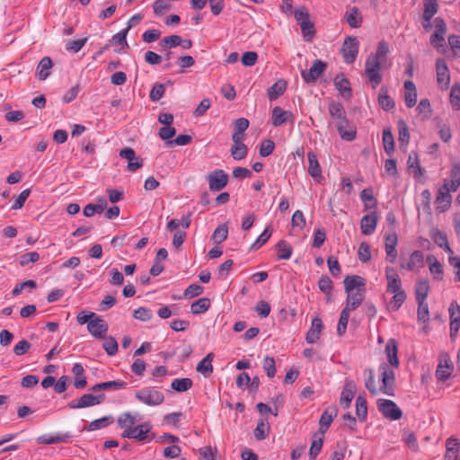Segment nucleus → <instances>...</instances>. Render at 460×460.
<instances>
[{
  "instance_id": "nucleus-60",
  "label": "nucleus",
  "mask_w": 460,
  "mask_h": 460,
  "mask_svg": "<svg viewBox=\"0 0 460 460\" xmlns=\"http://www.w3.org/2000/svg\"><path fill=\"white\" fill-rule=\"evenodd\" d=\"M275 148V143L271 139H265L261 142L260 146V155L267 157L271 155Z\"/></svg>"
},
{
  "instance_id": "nucleus-30",
  "label": "nucleus",
  "mask_w": 460,
  "mask_h": 460,
  "mask_svg": "<svg viewBox=\"0 0 460 460\" xmlns=\"http://www.w3.org/2000/svg\"><path fill=\"white\" fill-rule=\"evenodd\" d=\"M52 67L53 63L51 58L49 57H44L37 66L36 75L41 81L46 80L49 76Z\"/></svg>"
},
{
  "instance_id": "nucleus-13",
  "label": "nucleus",
  "mask_w": 460,
  "mask_h": 460,
  "mask_svg": "<svg viewBox=\"0 0 460 460\" xmlns=\"http://www.w3.org/2000/svg\"><path fill=\"white\" fill-rule=\"evenodd\" d=\"M385 278L387 280L386 291L388 293L402 290V280L394 267L387 266L385 268Z\"/></svg>"
},
{
  "instance_id": "nucleus-61",
  "label": "nucleus",
  "mask_w": 460,
  "mask_h": 460,
  "mask_svg": "<svg viewBox=\"0 0 460 460\" xmlns=\"http://www.w3.org/2000/svg\"><path fill=\"white\" fill-rule=\"evenodd\" d=\"M450 102L456 110H460V85L457 84L451 88Z\"/></svg>"
},
{
  "instance_id": "nucleus-58",
  "label": "nucleus",
  "mask_w": 460,
  "mask_h": 460,
  "mask_svg": "<svg viewBox=\"0 0 460 460\" xmlns=\"http://www.w3.org/2000/svg\"><path fill=\"white\" fill-rule=\"evenodd\" d=\"M398 128H399L398 140H399L400 144L407 145L410 140V133H409L407 124L403 120H399Z\"/></svg>"
},
{
  "instance_id": "nucleus-64",
  "label": "nucleus",
  "mask_w": 460,
  "mask_h": 460,
  "mask_svg": "<svg viewBox=\"0 0 460 460\" xmlns=\"http://www.w3.org/2000/svg\"><path fill=\"white\" fill-rule=\"evenodd\" d=\"M152 311L146 307H138L133 312V317L140 321H148L152 318Z\"/></svg>"
},
{
  "instance_id": "nucleus-46",
  "label": "nucleus",
  "mask_w": 460,
  "mask_h": 460,
  "mask_svg": "<svg viewBox=\"0 0 460 460\" xmlns=\"http://www.w3.org/2000/svg\"><path fill=\"white\" fill-rule=\"evenodd\" d=\"M356 414L361 421L367 419V400L364 396L358 395L356 399Z\"/></svg>"
},
{
  "instance_id": "nucleus-55",
  "label": "nucleus",
  "mask_w": 460,
  "mask_h": 460,
  "mask_svg": "<svg viewBox=\"0 0 460 460\" xmlns=\"http://www.w3.org/2000/svg\"><path fill=\"white\" fill-rule=\"evenodd\" d=\"M230 153L234 160H242L246 157L248 148L245 144L233 145Z\"/></svg>"
},
{
  "instance_id": "nucleus-29",
  "label": "nucleus",
  "mask_w": 460,
  "mask_h": 460,
  "mask_svg": "<svg viewBox=\"0 0 460 460\" xmlns=\"http://www.w3.org/2000/svg\"><path fill=\"white\" fill-rule=\"evenodd\" d=\"M328 108L332 119L335 121V125L347 119L346 111L341 103L332 101L329 103Z\"/></svg>"
},
{
  "instance_id": "nucleus-4",
  "label": "nucleus",
  "mask_w": 460,
  "mask_h": 460,
  "mask_svg": "<svg viewBox=\"0 0 460 460\" xmlns=\"http://www.w3.org/2000/svg\"><path fill=\"white\" fill-rule=\"evenodd\" d=\"M106 396L104 394L93 395L92 394H85L80 398L73 400L68 402L67 406L70 409H81L90 406H94L102 403L105 400Z\"/></svg>"
},
{
  "instance_id": "nucleus-14",
  "label": "nucleus",
  "mask_w": 460,
  "mask_h": 460,
  "mask_svg": "<svg viewBox=\"0 0 460 460\" xmlns=\"http://www.w3.org/2000/svg\"><path fill=\"white\" fill-rule=\"evenodd\" d=\"M366 289H359L346 292L348 294L346 299V306L343 309H347L351 312L356 310L365 299Z\"/></svg>"
},
{
  "instance_id": "nucleus-15",
  "label": "nucleus",
  "mask_w": 460,
  "mask_h": 460,
  "mask_svg": "<svg viewBox=\"0 0 460 460\" xmlns=\"http://www.w3.org/2000/svg\"><path fill=\"white\" fill-rule=\"evenodd\" d=\"M401 269H404L407 270H415L422 268L424 266V254L421 251L417 250L414 251L409 258V261L405 263L401 261Z\"/></svg>"
},
{
  "instance_id": "nucleus-45",
  "label": "nucleus",
  "mask_w": 460,
  "mask_h": 460,
  "mask_svg": "<svg viewBox=\"0 0 460 460\" xmlns=\"http://www.w3.org/2000/svg\"><path fill=\"white\" fill-rule=\"evenodd\" d=\"M424 7L423 19L425 22H429L437 13L438 4L436 0H426Z\"/></svg>"
},
{
  "instance_id": "nucleus-11",
  "label": "nucleus",
  "mask_w": 460,
  "mask_h": 460,
  "mask_svg": "<svg viewBox=\"0 0 460 460\" xmlns=\"http://www.w3.org/2000/svg\"><path fill=\"white\" fill-rule=\"evenodd\" d=\"M437 81L441 89H447L450 82L449 70L443 58L436 61Z\"/></svg>"
},
{
  "instance_id": "nucleus-9",
  "label": "nucleus",
  "mask_w": 460,
  "mask_h": 460,
  "mask_svg": "<svg viewBox=\"0 0 460 460\" xmlns=\"http://www.w3.org/2000/svg\"><path fill=\"white\" fill-rule=\"evenodd\" d=\"M435 31L430 36V43L435 48H440L444 46L445 34L447 32V24L441 17H437L434 20Z\"/></svg>"
},
{
  "instance_id": "nucleus-49",
  "label": "nucleus",
  "mask_w": 460,
  "mask_h": 460,
  "mask_svg": "<svg viewBox=\"0 0 460 460\" xmlns=\"http://www.w3.org/2000/svg\"><path fill=\"white\" fill-rule=\"evenodd\" d=\"M418 303V310H417V317L420 323H426L429 321V305L426 300L417 301Z\"/></svg>"
},
{
  "instance_id": "nucleus-17",
  "label": "nucleus",
  "mask_w": 460,
  "mask_h": 460,
  "mask_svg": "<svg viewBox=\"0 0 460 460\" xmlns=\"http://www.w3.org/2000/svg\"><path fill=\"white\" fill-rule=\"evenodd\" d=\"M449 192L450 189L447 183L443 184L438 190L436 204L441 211L447 210L451 204L452 198Z\"/></svg>"
},
{
  "instance_id": "nucleus-51",
  "label": "nucleus",
  "mask_w": 460,
  "mask_h": 460,
  "mask_svg": "<svg viewBox=\"0 0 460 460\" xmlns=\"http://www.w3.org/2000/svg\"><path fill=\"white\" fill-rule=\"evenodd\" d=\"M270 432V425L264 420H260L254 429V437L258 440H263L267 438Z\"/></svg>"
},
{
  "instance_id": "nucleus-26",
  "label": "nucleus",
  "mask_w": 460,
  "mask_h": 460,
  "mask_svg": "<svg viewBox=\"0 0 460 460\" xmlns=\"http://www.w3.org/2000/svg\"><path fill=\"white\" fill-rule=\"evenodd\" d=\"M343 283L346 292L365 289L366 286L365 279L358 275L346 276Z\"/></svg>"
},
{
  "instance_id": "nucleus-50",
  "label": "nucleus",
  "mask_w": 460,
  "mask_h": 460,
  "mask_svg": "<svg viewBox=\"0 0 460 460\" xmlns=\"http://www.w3.org/2000/svg\"><path fill=\"white\" fill-rule=\"evenodd\" d=\"M272 234V228L270 226H267L255 242L251 245L250 250H257L265 244Z\"/></svg>"
},
{
  "instance_id": "nucleus-40",
  "label": "nucleus",
  "mask_w": 460,
  "mask_h": 460,
  "mask_svg": "<svg viewBox=\"0 0 460 460\" xmlns=\"http://www.w3.org/2000/svg\"><path fill=\"white\" fill-rule=\"evenodd\" d=\"M287 88L285 80H279L268 89V95L270 101L278 99L281 96Z\"/></svg>"
},
{
  "instance_id": "nucleus-3",
  "label": "nucleus",
  "mask_w": 460,
  "mask_h": 460,
  "mask_svg": "<svg viewBox=\"0 0 460 460\" xmlns=\"http://www.w3.org/2000/svg\"><path fill=\"white\" fill-rule=\"evenodd\" d=\"M382 61L376 59L374 56L369 55L365 64V73L370 81L372 87L376 88L382 82L381 75Z\"/></svg>"
},
{
  "instance_id": "nucleus-39",
  "label": "nucleus",
  "mask_w": 460,
  "mask_h": 460,
  "mask_svg": "<svg viewBox=\"0 0 460 460\" xmlns=\"http://www.w3.org/2000/svg\"><path fill=\"white\" fill-rule=\"evenodd\" d=\"M378 103L385 111H391L394 108V101L388 95L385 87H381L378 94Z\"/></svg>"
},
{
  "instance_id": "nucleus-36",
  "label": "nucleus",
  "mask_w": 460,
  "mask_h": 460,
  "mask_svg": "<svg viewBox=\"0 0 460 460\" xmlns=\"http://www.w3.org/2000/svg\"><path fill=\"white\" fill-rule=\"evenodd\" d=\"M382 141L385 152L392 155L394 151V138L390 128H384Z\"/></svg>"
},
{
  "instance_id": "nucleus-63",
  "label": "nucleus",
  "mask_w": 460,
  "mask_h": 460,
  "mask_svg": "<svg viewBox=\"0 0 460 460\" xmlns=\"http://www.w3.org/2000/svg\"><path fill=\"white\" fill-rule=\"evenodd\" d=\"M358 255V260L362 262H367L371 260L370 246L366 242L360 243Z\"/></svg>"
},
{
  "instance_id": "nucleus-38",
  "label": "nucleus",
  "mask_w": 460,
  "mask_h": 460,
  "mask_svg": "<svg viewBox=\"0 0 460 460\" xmlns=\"http://www.w3.org/2000/svg\"><path fill=\"white\" fill-rule=\"evenodd\" d=\"M346 21L351 28H358L362 24V15L359 9L353 6L345 15Z\"/></svg>"
},
{
  "instance_id": "nucleus-19",
  "label": "nucleus",
  "mask_w": 460,
  "mask_h": 460,
  "mask_svg": "<svg viewBox=\"0 0 460 460\" xmlns=\"http://www.w3.org/2000/svg\"><path fill=\"white\" fill-rule=\"evenodd\" d=\"M397 243L398 237L395 233H392L386 235L385 249L386 252V260L391 263H394L397 257Z\"/></svg>"
},
{
  "instance_id": "nucleus-16",
  "label": "nucleus",
  "mask_w": 460,
  "mask_h": 460,
  "mask_svg": "<svg viewBox=\"0 0 460 460\" xmlns=\"http://www.w3.org/2000/svg\"><path fill=\"white\" fill-rule=\"evenodd\" d=\"M378 217L376 212L369 213L364 216L360 221V229L363 234H372L377 225Z\"/></svg>"
},
{
  "instance_id": "nucleus-41",
  "label": "nucleus",
  "mask_w": 460,
  "mask_h": 460,
  "mask_svg": "<svg viewBox=\"0 0 460 460\" xmlns=\"http://www.w3.org/2000/svg\"><path fill=\"white\" fill-rule=\"evenodd\" d=\"M211 302L208 297H201L195 302H193L190 305V312L193 314H199L207 312L210 307Z\"/></svg>"
},
{
  "instance_id": "nucleus-31",
  "label": "nucleus",
  "mask_w": 460,
  "mask_h": 460,
  "mask_svg": "<svg viewBox=\"0 0 460 460\" xmlns=\"http://www.w3.org/2000/svg\"><path fill=\"white\" fill-rule=\"evenodd\" d=\"M427 262L433 278L437 280H442L444 278L443 266L438 259L434 255L429 254L427 256Z\"/></svg>"
},
{
  "instance_id": "nucleus-22",
  "label": "nucleus",
  "mask_w": 460,
  "mask_h": 460,
  "mask_svg": "<svg viewBox=\"0 0 460 460\" xmlns=\"http://www.w3.org/2000/svg\"><path fill=\"white\" fill-rule=\"evenodd\" d=\"M341 137L346 141H352L356 137V128L349 123V119L342 120L336 124Z\"/></svg>"
},
{
  "instance_id": "nucleus-18",
  "label": "nucleus",
  "mask_w": 460,
  "mask_h": 460,
  "mask_svg": "<svg viewBox=\"0 0 460 460\" xmlns=\"http://www.w3.org/2000/svg\"><path fill=\"white\" fill-rule=\"evenodd\" d=\"M272 125L274 127H280L288 121H293L294 115L289 111H283L280 107L276 106L272 110Z\"/></svg>"
},
{
  "instance_id": "nucleus-53",
  "label": "nucleus",
  "mask_w": 460,
  "mask_h": 460,
  "mask_svg": "<svg viewBox=\"0 0 460 460\" xmlns=\"http://www.w3.org/2000/svg\"><path fill=\"white\" fill-rule=\"evenodd\" d=\"M349 314H350V312L348 311L347 309L341 310L339 323L337 325V334L339 336H342L346 332L347 325H348L349 318Z\"/></svg>"
},
{
  "instance_id": "nucleus-42",
  "label": "nucleus",
  "mask_w": 460,
  "mask_h": 460,
  "mask_svg": "<svg viewBox=\"0 0 460 460\" xmlns=\"http://www.w3.org/2000/svg\"><path fill=\"white\" fill-rule=\"evenodd\" d=\"M276 249L278 252V260L290 259L293 252V249L291 245L288 243L287 241L280 240L279 242H278V243L276 244Z\"/></svg>"
},
{
  "instance_id": "nucleus-12",
  "label": "nucleus",
  "mask_w": 460,
  "mask_h": 460,
  "mask_svg": "<svg viewBox=\"0 0 460 460\" xmlns=\"http://www.w3.org/2000/svg\"><path fill=\"white\" fill-rule=\"evenodd\" d=\"M107 323L99 316L92 319L87 325L88 332L95 338L103 339L108 332Z\"/></svg>"
},
{
  "instance_id": "nucleus-27",
  "label": "nucleus",
  "mask_w": 460,
  "mask_h": 460,
  "mask_svg": "<svg viewBox=\"0 0 460 460\" xmlns=\"http://www.w3.org/2000/svg\"><path fill=\"white\" fill-rule=\"evenodd\" d=\"M338 410L336 407H329L327 408L321 415L320 418V431L322 435L329 429L333 419L337 416Z\"/></svg>"
},
{
  "instance_id": "nucleus-59",
  "label": "nucleus",
  "mask_w": 460,
  "mask_h": 460,
  "mask_svg": "<svg viewBox=\"0 0 460 460\" xmlns=\"http://www.w3.org/2000/svg\"><path fill=\"white\" fill-rule=\"evenodd\" d=\"M300 27L306 40H309L314 37L315 31L314 30V22H311L310 18L305 20V22H302L300 23Z\"/></svg>"
},
{
  "instance_id": "nucleus-33",
  "label": "nucleus",
  "mask_w": 460,
  "mask_h": 460,
  "mask_svg": "<svg viewBox=\"0 0 460 460\" xmlns=\"http://www.w3.org/2000/svg\"><path fill=\"white\" fill-rule=\"evenodd\" d=\"M431 238L434 243L438 245L440 248L444 249L449 255L454 253L453 250L450 248L447 234L438 229H435L431 232Z\"/></svg>"
},
{
  "instance_id": "nucleus-37",
  "label": "nucleus",
  "mask_w": 460,
  "mask_h": 460,
  "mask_svg": "<svg viewBox=\"0 0 460 460\" xmlns=\"http://www.w3.org/2000/svg\"><path fill=\"white\" fill-rule=\"evenodd\" d=\"M429 284L427 279H420L415 285V297L416 301L426 300L429 292Z\"/></svg>"
},
{
  "instance_id": "nucleus-1",
  "label": "nucleus",
  "mask_w": 460,
  "mask_h": 460,
  "mask_svg": "<svg viewBox=\"0 0 460 460\" xmlns=\"http://www.w3.org/2000/svg\"><path fill=\"white\" fill-rule=\"evenodd\" d=\"M381 373L382 385L377 388L375 373L372 368L364 370L365 386L371 394H377L379 392L389 396L394 395V372L385 363L379 367Z\"/></svg>"
},
{
  "instance_id": "nucleus-25",
  "label": "nucleus",
  "mask_w": 460,
  "mask_h": 460,
  "mask_svg": "<svg viewBox=\"0 0 460 460\" xmlns=\"http://www.w3.org/2000/svg\"><path fill=\"white\" fill-rule=\"evenodd\" d=\"M356 393V385L351 380H347L341 394L340 402L349 408Z\"/></svg>"
},
{
  "instance_id": "nucleus-5",
  "label": "nucleus",
  "mask_w": 460,
  "mask_h": 460,
  "mask_svg": "<svg viewBox=\"0 0 460 460\" xmlns=\"http://www.w3.org/2000/svg\"><path fill=\"white\" fill-rule=\"evenodd\" d=\"M376 404L378 411L385 418L392 420H397L402 418V412L394 402L386 399H378Z\"/></svg>"
},
{
  "instance_id": "nucleus-20",
  "label": "nucleus",
  "mask_w": 460,
  "mask_h": 460,
  "mask_svg": "<svg viewBox=\"0 0 460 460\" xmlns=\"http://www.w3.org/2000/svg\"><path fill=\"white\" fill-rule=\"evenodd\" d=\"M333 83L336 89L340 92L341 95L344 99L349 100L351 98L352 90L350 87V83L343 74H338L334 78Z\"/></svg>"
},
{
  "instance_id": "nucleus-7",
  "label": "nucleus",
  "mask_w": 460,
  "mask_h": 460,
  "mask_svg": "<svg viewBox=\"0 0 460 460\" xmlns=\"http://www.w3.org/2000/svg\"><path fill=\"white\" fill-rule=\"evenodd\" d=\"M207 181L211 191H219L226 186L228 175L223 170L217 169L207 175Z\"/></svg>"
},
{
  "instance_id": "nucleus-43",
  "label": "nucleus",
  "mask_w": 460,
  "mask_h": 460,
  "mask_svg": "<svg viewBox=\"0 0 460 460\" xmlns=\"http://www.w3.org/2000/svg\"><path fill=\"white\" fill-rule=\"evenodd\" d=\"M192 385L193 382L190 378H177L172 382L171 387L176 392L182 393L190 390L192 387Z\"/></svg>"
},
{
  "instance_id": "nucleus-47",
  "label": "nucleus",
  "mask_w": 460,
  "mask_h": 460,
  "mask_svg": "<svg viewBox=\"0 0 460 460\" xmlns=\"http://www.w3.org/2000/svg\"><path fill=\"white\" fill-rule=\"evenodd\" d=\"M114 419L112 416H105L98 420H94L91 421L88 425L87 430L88 431H93L100 429L102 428H105L109 426L110 424L113 423Z\"/></svg>"
},
{
  "instance_id": "nucleus-48",
  "label": "nucleus",
  "mask_w": 460,
  "mask_h": 460,
  "mask_svg": "<svg viewBox=\"0 0 460 460\" xmlns=\"http://www.w3.org/2000/svg\"><path fill=\"white\" fill-rule=\"evenodd\" d=\"M392 294H394V296L390 301L389 306L391 310L397 311L405 302L407 296L404 290L393 292Z\"/></svg>"
},
{
  "instance_id": "nucleus-8",
  "label": "nucleus",
  "mask_w": 460,
  "mask_h": 460,
  "mask_svg": "<svg viewBox=\"0 0 460 460\" xmlns=\"http://www.w3.org/2000/svg\"><path fill=\"white\" fill-rule=\"evenodd\" d=\"M326 67V63L320 59H315L308 71L303 70L301 72L302 78L307 84L314 83L323 74Z\"/></svg>"
},
{
  "instance_id": "nucleus-44",
  "label": "nucleus",
  "mask_w": 460,
  "mask_h": 460,
  "mask_svg": "<svg viewBox=\"0 0 460 460\" xmlns=\"http://www.w3.org/2000/svg\"><path fill=\"white\" fill-rule=\"evenodd\" d=\"M137 421V419L135 416H133L130 412H124L120 414L118 418V425L121 429H124V430L132 429Z\"/></svg>"
},
{
  "instance_id": "nucleus-6",
  "label": "nucleus",
  "mask_w": 460,
  "mask_h": 460,
  "mask_svg": "<svg viewBox=\"0 0 460 460\" xmlns=\"http://www.w3.org/2000/svg\"><path fill=\"white\" fill-rule=\"evenodd\" d=\"M358 40L356 37H348L345 39L342 47L341 54L344 58V62L347 64H352L358 53Z\"/></svg>"
},
{
  "instance_id": "nucleus-54",
  "label": "nucleus",
  "mask_w": 460,
  "mask_h": 460,
  "mask_svg": "<svg viewBox=\"0 0 460 460\" xmlns=\"http://www.w3.org/2000/svg\"><path fill=\"white\" fill-rule=\"evenodd\" d=\"M227 235L228 227L226 224H222L215 229L212 234V239L216 243H221L227 238Z\"/></svg>"
},
{
  "instance_id": "nucleus-21",
  "label": "nucleus",
  "mask_w": 460,
  "mask_h": 460,
  "mask_svg": "<svg viewBox=\"0 0 460 460\" xmlns=\"http://www.w3.org/2000/svg\"><path fill=\"white\" fill-rule=\"evenodd\" d=\"M460 441L456 438H449L446 441V454L444 460H459Z\"/></svg>"
},
{
  "instance_id": "nucleus-10",
  "label": "nucleus",
  "mask_w": 460,
  "mask_h": 460,
  "mask_svg": "<svg viewBox=\"0 0 460 460\" xmlns=\"http://www.w3.org/2000/svg\"><path fill=\"white\" fill-rule=\"evenodd\" d=\"M151 426L149 423L145 422L128 430H124L121 437L124 438H134L138 441H145L147 439Z\"/></svg>"
},
{
  "instance_id": "nucleus-2",
  "label": "nucleus",
  "mask_w": 460,
  "mask_h": 460,
  "mask_svg": "<svg viewBox=\"0 0 460 460\" xmlns=\"http://www.w3.org/2000/svg\"><path fill=\"white\" fill-rule=\"evenodd\" d=\"M137 400L148 406H157L164 402V394L154 387H145L135 394Z\"/></svg>"
},
{
  "instance_id": "nucleus-52",
  "label": "nucleus",
  "mask_w": 460,
  "mask_h": 460,
  "mask_svg": "<svg viewBox=\"0 0 460 460\" xmlns=\"http://www.w3.org/2000/svg\"><path fill=\"white\" fill-rule=\"evenodd\" d=\"M408 168L412 170V172L416 177L423 174V171L420 166L418 155L416 153L411 154L407 161Z\"/></svg>"
},
{
  "instance_id": "nucleus-56",
  "label": "nucleus",
  "mask_w": 460,
  "mask_h": 460,
  "mask_svg": "<svg viewBox=\"0 0 460 460\" xmlns=\"http://www.w3.org/2000/svg\"><path fill=\"white\" fill-rule=\"evenodd\" d=\"M389 44L385 40L379 41L377 45L376 51L375 53H371V56H374L376 59L384 62L385 59V57L389 53Z\"/></svg>"
},
{
  "instance_id": "nucleus-28",
  "label": "nucleus",
  "mask_w": 460,
  "mask_h": 460,
  "mask_svg": "<svg viewBox=\"0 0 460 460\" xmlns=\"http://www.w3.org/2000/svg\"><path fill=\"white\" fill-rule=\"evenodd\" d=\"M404 101L408 108H412L417 102V89L414 83L411 80L404 82Z\"/></svg>"
},
{
  "instance_id": "nucleus-32",
  "label": "nucleus",
  "mask_w": 460,
  "mask_h": 460,
  "mask_svg": "<svg viewBox=\"0 0 460 460\" xmlns=\"http://www.w3.org/2000/svg\"><path fill=\"white\" fill-rule=\"evenodd\" d=\"M213 358L214 354L210 352L203 359H201L196 367L197 372L200 373L205 377H208L213 372Z\"/></svg>"
},
{
  "instance_id": "nucleus-23",
  "label": "nucleus",
  "mask_w": 460,
  "mask_h": 460,
  "mask_svg": "<svg viewBox=\"0 0 460 460\" xmlns=\"http://www.w3.org/2000/svg\"><path fill=\"white\" fill-rule=\"evenodd\" d=\"M323 329V321L320 317H314L312 320V324L305 335V341L307 343H314L320 337V334Z\"/></svg>"
},
{
  "instance_id": "nucleus-35",
  "label": "nucleus",
  "mask_w": 460,
  "mask_h": 460,
  "mask_svg": "<svg viewBox=\"0 0 460 460\" xmlns=\"http://www.w3.org/2000/svg\"><path fill=\"white\" fill-rule=\"evenodd\" d=\"M385 352L390 365L397 367L399 366V359L397 357V344L394 339H391L387 341L385 345Z\"/></svg>"
},
{
  "instance_id": "nucleus-62",
  "label": "nucleus",
  "mask_w": 460,
  "mask_h": 460,
  "mask_svg": "<svg viewBox=\"0 0 460 460\" xmlns=\"http://www.w3.org/2000/svg\"><path fill=\"white\" fill-rule=\"evenodd\" d=\"M102 347L109 356H113L118 351V342L115 338L111 336L106 338Z\"/></svg>"
},
{
  "instance_id": "nucleus-34",
  "label": "nucleus",
  "mask_w": 460,
  "mask_h": 460,
  "mask_svg": "<svg viewBox=\"0 0 460 460\" xmlns=\"http://www.w3.org/2000/svg\"><path fill=\"white\" fill-rule=\"evenodd\" d=\"M127 387V383L120 380L107 381L94 385L91 390L93 392H98L102 390H119Z\"/></svg>"
},
{
  "instance_id": "nucleus-24",
  "label": "nucleus",
  "mask_w": 460,
  "mask_h": 460,
  "mask_svg": "<svg viewBox=\"0 0 460 460\" xmlns=\"http://www.w3.org/2000/svg\"><path fill=\"white\" fill-rule=\"evenodd\" d=\"M307 159H308V173L311 177H313L315 181H320V180L323 178L322 175V169L319 164L318 159L316 155L310 151L307 153Z\"/></svg>"
},
{
  "instance_id": "nucleus-57",
  "label": "nucleus",
  "mask_w": 460,
  "mask_h": 460,
  "mask_svg": "<svg viewBox=\"0 0 460 460\" xmlns=\"http://www.w3.org/2000/svg\"><path fill=\"white\" fill-rule=\"evenodd\" d=\"M323 444V435L318 438H314L309 449L310 460H314L322 450Z\"/></svg>"
}]
</instances>
